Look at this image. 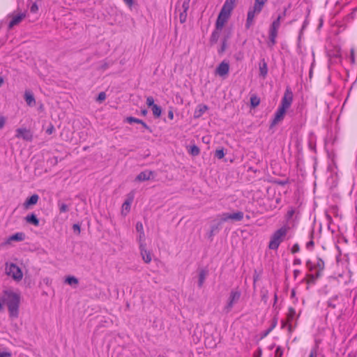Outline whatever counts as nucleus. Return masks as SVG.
Instances as JSON below:
<instances>
[{"mask_svg": "<svg viewBox=\"0 0 357 357\" xmlns=\"http://www.w3.org/2000/svg\"><path fill=\"white\" fill-rule=\"evenodd\" d=\"M20 296L11 291H4L3 296L0 298V311L3 309V304L8 307L10 319H16L19 317Z\"/></svg>", "mask_w": 357, "mask_h": 357, "instance_id": "f257e3e1", "label": "nucleus"}, {"mask_svg": "<svg viewBox=\"0 0 357 357\" xmlns=\"http://www.w3.org/2000/svg\"><path fill=\"white\" fill-rule=\"evenodd\" d=\"M236 0H226L217 19V27L222 28L234 8Z\"/></svg>", "mask_w": 357, "mask_h": 357, "instance_id": "f03ea898", "label": "nucleus"}, {"mask_svg": "<svg viewBox=\"0 0 357 357\" xmlns=\"http://www.w3.org/2000/svg\"><path fill=\"white\" fill-rule=\"evenodd\" d=\"M288 227L282 226L272 234L268 244V248L270 250H275L278 248L280 243L284 239V237L288 232Z\"/></svg>", "mask_w": 357, "mask_h": 357, "instance_id": "7ed1b4c3", "label": "nucleus"}, {"mask_svg": "<svg viewBox=\"0 0 357 357\" xmlns=\"http://www.w3.org/2000/svg\"><path fill=\"white\" fill-rule=\"evenodd\" d=\"M241 293L238 289H232L229 294L227 305L224 307L223 311L226 314L230 312L235 304L240 300Z\"/></svg>", "mask_w": 357, "mask_h": 357, "instance_id": "20e7f679", "label": "nucleus"}, {"mask_svg": "<svg viewBox=\"0 0 357 357\" xmlns=\"http://www.w3.org/2000/svg\"><path fill=\"white\" fill-rule=\"evenodd\" d=\"M220 223L228 221L240 222L243 219L244 213L242 211H236L232 213H223L220 215Z\"/></svg>", "mask_w": 357, "mask_h": 357, "instance_id": "39448f33", "label": "nucleus"}, {"mask_svg": "<svg viewBox=\"0 0 357 357\" xmlns=\"http://www.w3.org/2000/svg\"><path fill=\"white\" fill-rule=\"evenodd\" d=\"M6 273L12 277L15 280H20L23 277L21 269L16 264L11 263L10 264H6Z\"/></svg>", "mask_w": 357, "mask_h": 357, "instance_id": "423d86ee", "label": "nucleus"}, {"mask_svg": "<svg viewBox=\"0 0 357 357\" xmlns=\"http://www.w3.org/2000/svg\"><path fill=\"white\" fill-rule=\"evenodd\" d=\"M306 265L310 271H314L319 273L322 276L323 271L325 268V264L323 259L318 257L315 264H312L310 261H307Z\"/></svg>", "mask_w": 357, "mask_h": 357, "instance_id": "0eeeda50", "label": "nucleus"}, {"mask_svg": "<svg viewBox=\"0 0 357 357\" xmlns=\"http://www.w3.org/2000/svg\"><path fill=\"white\" fill-rule=\"evenodd\" d=\"M15 137L22 139L27 142L33 140V134L30 130L26 128H19L16 130Z\"/></svg>", "mask_w": 357, "mask_h": 357, "instance_id": "6e6552de", "label": "nucleus"}, {"mask_svg": "<svg viewBox=\"0 0 357 357\" xmlns=\"http://www.w3.org/2000/svg\"><path fill=\"white\" fill-rule=\"evenodd\" d=\"M293 101V93L289 88H287L282 98L280 107L287 109L291 105Z\"/></svg>", "mask_w": 357, "mask_h": 357, "instance_id": "1a4fd4ad", "label": "nucleus"}, {"mask_svg": "<svg viewBox=\"0 0 357 357\" xmlns=\"http://www.w3.org/2000/svg\"><path fill=\"white\" fill-rule=\"evenodd\" d=\"M262 10L254 6L250 8L248 12L247 20L245 22V28L249 29L254 22L255 15L259 14Z\"/></svg>", "mask_w": 357, "mask_h": 357, "instance_id": "9d476101", "label": "nucleus"}, {"mask_svg": "<svg viewBox=\"0 0 357 357\" xmlns=\"http://www.w3.org/2000/svg\"><path fill=\"white\" fill-rule=\"evenodd\" d=\"M9 17H12V19L8 24V29H11L15 26L19 24L26 17V13H21L15 15L11 14L9 15Z\"/></svg>", "mask_w": 357, "mask_h": 357, "instance_id": "9b49d317", "label": "nucleus"}, {"mask_svg": "<svg viewBox=\"0 0 357 357\" xmlns=\"http://www.w3.org/2000/svg\"><path fill=\"white\" fill-rule=\"evenodd\" d=\"M286 110L287 109L279 106V107L278 108L277 111L274 114V118L273 119L272 122L271 123V128L275 126L280 121L283 120L284 114L286 113Z\"/></svg>", "mask_w": 357, "mask_h": 357, "instance_id": "f8f14e48", "label": "nucleus"}, {"mask_svg": "<svg viewBox=\"0 0 357 357\" xmlns=\"http://www.w3.org/2000/svg\"><path fill=\"white\" fill-rule=\"evenodd\" d=\"M139 250H140V253H141V255H142V259L144 260V261L146 264L150 263L151 261V255L150 251H149L146 249L145 243H141V244L139 245Z\"/></svg>", "mask_w": 357, "mask_h": 357, "instance_id": "ddd939ff", "label": "nucleus"}, {"mask_svg": "<svg viewBox=\"0 0 357 357\" xmlns=\"http://www.w3.org/2000/svg\"><path fill=\"white\" fill-rule=\"evenodd\" d=\"M229 71V65L228 63L222 61L216 68L215 73L218 75L223 77L228 74Z\"/></svg>", "mask_w": 357, "mask_h": 357, "instance_id": "4468645a", "label": "nucleus"}, {"mask_svg": "<svg viewBox=\"0 0 357 357\" xmlns=\"http://www.w3.org/2000/svg\"><path fill=\"white\" fill-rule=\"evenodd\" d=\"M25 235L22 232H17L15 234L10 236L6 242L1 244L0 248L3 247L5 245L9 244L10 241H22L24 239Z\"/></svg>", "mask_w": 357, "mask_h": 357, "instance_id": "2eb2a0df", "label": "nucleus"}, {"mask_svg": "<svg viewBox=\"0 0 357 357\" xmlns=\"http://www.w3.org/2000/svg\"><path fill=\"white\" fill-rule=\"evenodd\" d=\"M154 172L153 171L150 170H145L143 172H141L135 178L136 181H149L151 179L152 176L153 175Z\"/></svg>", "mask_w": 357, "mask_h": 357, "instance_id": "dca6fc26", "label": "nucleus"}, {"mask_svg": "<svg viewBox=\"0 0 357 357\" xmlns=\"http://www.w3.org/2000/svg\"><path fill=\"white\" fill-rule=\"evenodd\" d=\"M126 121L129 123H136L137 124H141L149 132H152L151 128L144 121L141 119H137L133 116H129L126 118Z\"/></svg>", "mask_w": 357, "mask_h": 357, "instance_id": "f3484780", "label": "nucleus"}, {"mask_svg": "<svg viewBox=\"0 0 357 357\" xmlns=\"http://www.w3.org/2000/svg\"><path fill=\"white\" fill-rule=\"evenodd\" d=\"M39 199V197L38 195L34 194L31 197H28L24 203V207L25 208H29L31 206L35 205L37 204Z\"/></svg>", "mask_w": 357, "mask_h": 357, "instance_id": "a211bd4d", "label": "nucleus"}, {"mask_svg": "<svg viewBox=\"0 0 357 357\" xmlns=\"http://www.w3.org/2000/svg\"><path fill=\"white\" fill-rule=\"evenodd\" d=\"M208 274V271L206 268H202L199 271L198 278V287L199 288L202 287Z\"/></svg>", "mask_w": 357, "mask_h": 357, "instance_id": "6ab92c4d", "label": "nucleus"}, {"mask_svg": "<svg viewBox=\"0 0 357 357\" xmlns=\"http://www.w3.org/2000/svg\"><path fill=\"white\" fill-rule=\"evenodd\" d=\"M208 107L207 105H204V104H199L197 107V108L194 112V117L196 119L201 117L203 115V114L206 110H208Z\"/></svg>", "mask_w": 357, "mask_h": 357, "instance_id": "aec40b11", "label": "nucleus"}, {"mask_svg": "<svg viewBox=\"0 0 357 357\" xmlns=\"http://www.w3.org/2000/svg\"><path fill=\"white\" fill-rule=\"evenodd\" d=\"M25 220L26 221V222L36 227L39 226L40 224L39 219L36 217V215L34 213L27 215L25 217Z\"/></svg>", "mask_w": 357, "mask_h": 357, "instance_id": "412c9836", "label": "nucleus"}, {"mask_svg": "<svg viewBox=\"0 0 357 357\" xmlns=\"http://www.w3.org/2000/svg\"><path fill=\"white\" fill-rule=\"evenodd\" d=\"M222 28L218 29L217 27V22H215V29L213 31L211 38H210V42L211 44L216 43L219 39L220 31Z\"/></svg>", "mask_w": 357, "mask_h": 357, "instance_id": "4be33fe9", "label": "nucleus"}, {"mask_svg": "<svg viewBox=\"0 0 357 357\" xmlns=\"http://www.w3.org/2000/svg\"><path fill=\"white\" fill-rule=\"evenodd\" d=\"M24 99L29 106H33L36 104V100L33 93L30 91H26L24 93Z\"/></svg>", "mask_w": 357, "mask_h": 357, "instance_id": "5701e85b", "label": "nucleus"}, {"mask_svg": "<svg viewBox=\"0 0 357 357\" xmlns=\"http://www.w3.org/2000/svg\"><path fill=\"white\" fill-rule=\"evenodd\" d=\"M268 74V66L264 59H261L259 63V75L263 77H266Z\"/></svg>", "mask_w": 357, "mask_h": 357, "instance_id": "b1692460", "label": "nucleus"}, {"mask_svg": "<svg viewBox=\"0 0 357 357\" xmlns=\"http://www.w3.org/2000/svg\"><path fill=\"white\" fill-rule=\"evenodd\" d=\"M132 202V198L127 199L122 204L121 213L126 215L130 210V205Z\"/></svg>", "mask_w": 357, "mask_h": 357, "instance_id": "393cba45", "label": "nucleus"}, {"mask_svg": "<svg viewBox=\"0 0 357 357\" xmlns=\"http://www.w3.org/2000/svg\"><path fill=\"white\" fill-rule=\"evenodd\" d=\"M277 36H278L277 31L269 30V40L268 42V47H273L276 44Z\"/></svg>", "mask_w": 357, "mask_h": 357, "instance_id": "a878e982", "label": "nucleus"}, {"mask_svg": "<svg viewBox=\"0 0 357 357\" xmlns=\"http://www.w3.org/2000/svg\"><path fill=\"white\" fill-rule=\"evenodd\" d=\"M307 282L308 284H314L316 280L321 277L319 273H317L314 272V273L312 274H308L307 275Z\"/></svg>", "mask_w": 357, "mask_h": 357, "instance_id": "bb28decb", "label": "nucleus"}, {"mask_svg": "<svg viewBox=\"0 0 357 357\" xmlns=\"http://www.w3.org/2000/svg\"><path fill=\"white\" fill-rule=\"evenodd\" d=\"M280 20L281 16L279 15L275 20H274L270 27L271 31H277L278 30L280 26Z\"/></svg>", "mask_w": 357, "mask_h": 357, "instance_id": "cd10ccee", "label": "nucleus"}, {"mask_svg": "<svg viewBox=\"0 0 357 357\" xmlns=\"http://www.w3.org/2000/svg\"><path fill=\"white\" fill-rule=\"evenodd\" d=\"M152 111H153V114L155 117L158 118L160 116L161 113H162V109L160 106H158V105H153L152 107Z\"/></svg>", "mask_w": 357, "mask_h": 357, "instance_id": "c85d7f7f", "label": "nucleus"}, {"mask_svg": "<svg viewBox=\"0 0 357 357\" xmlns=\"http://www.w3.org/2000/svg\"><path fill=\"white\" fill-rule=\"evenodd\" d=\"M189 153L193 156H197L199 154L200 150L197 146L192 145L189 149Z\"/></svg>", "mask_w": 357, "mask_h": 357, "instance_id": "c756f323", "label": "nucleus"}, {"mask_svg": "<svg viewBox=\"0 0 357 357\" xmlns=\"http://www.w3.org/2000/svg\"><path fill=\"white\" fill-rule=\"evenodd\" d=\"M260 103V99L257 96H252L250 98V104L252 107H256Z\"/></svg>", "mask_w": 357, "mask_h": 357, "instance_id": "7c9ffc66", "label": "nucleus"}, {"mask_svg": "<svg viewBox=\"0 0 357 357\" xmlns=\"http://www.w3.org/2000/svg\"><path fill=\"white\" fill-rule=\"evenodd\" d=\"M66 282L70 285L77 284L79 282L77 278H76L74 276L67 277L66 279Z\"/></svg>", "mask_w": 357, "mask_h": 357, "instance_id": "2f4dec72", "label": "nucleus"}, {"mask_svg": "<svg viewBox=\"0 0 357 357\" xmlns=\"http://www.w3.org/2000/svg\"><path fill=\"white\" fill-rule=\"evenodd\" d=\"M294 213H295L294 208H293V207L289 208V209L288 210V211L286 214V219L287 220H289L290 219H291V218L293 217Z\"/></svg>", "mask_w": 357, "mask_h": 357, "instance_id": "473e14b6", "label": "nucleus"}, {"mask_svg": "<svg viewBox=\"0 0 357 357\" xmlns=\"http://www.w3.org/2000/svg\"><path fill=\"white\" fill-rule=\"evenodd\" d=\"M215 156L218 159H222L225 156L224 149H218L215 151Z\"/></svg>", "mask_w": 357, "mask_h": 357, "instance_id": "72a5a7b5", "label": "nucleus"}, {"mask_svg": "<svg viewBox=\"0 0 357 357\" xmlns=\"http://www.w3.org/2000/svg\"><path fill=\"white\" fill-rule=\"evenodd\" d=\"M268 0H255L254 6L262 10L264 5Z\"/></svg>", "mask_w": 357, "mask_h": 357, "instance_id": "f704fd0d", "label": "nucleus"}, {"mask_svg": "<svg viewBox=\"0 0 357 357\" xmlns=\"http://www.w3.org/2000/svg\"><path fill=\"white\" fill-rule=\"evenodd\" d=\"M218 230H219V225L211 226V231L208 234V237L211 238L214 235V233L218 231Z\"/></svg>", "mask_w": 357, "mask_h": 357, "instance_id": "c9c22d12", "label": "nucleus"}, {"mask_svg": "<svg viewBox=\"0 0 357 357\" xmlns=\"http://www.w3.org/2000/svg\"><path fill=\"white\" fill-rule=\"evenodd\" d=\"M186 19H187V12L183 11L179 15V21L181 23L183 24V23L185 22Z\"/></svg>", "mask_w": 357, "mask_h": 357, "instance_id": "e433bc0d", "label": "nucleus"}, {"mask_svg": "<svg viewBox=\"0 0 357 357\" xmlns=\"http://www.w3.org/2000/svg\"><path fill=\"white\" fill-rule=\"evenodd\" d=\"M283 354V349L281 347H278L275 351V357H282Z\"/></svg>", "mask_w": 357, "mask_h": 357, "instance_id": "4c0bfd02", "label": "nucleus"}, {"mask_svg": "<svg viewBox=\"0 0 357 357\" xmlns=\"http://www.w3.org/2000/svg\"><path fill=\"white\" fill-rule=\"evenodd\" d=\"M337 297L331 298L328 301V306L329 307H331L333 309H335L336 307V305L335 304L334 301L336 300Z\"/></svg>", "mask_w": 357, "mask_h": 357, "instance_id": "58836bf2", "label": "nucleus"}, {"mask_svg": "<svg viewBox=\"0 0 357 357\" xmlns=\"http://www.w3.org/2000/svg\"><path fill=\"white\" fill-rule=\"evenodd\" d=\"M59 211L61 213H65L68 211V206L67 204L62 203L59 205Z\"/></svg>", "mask_w": 357, "mask_h": 357, "instance_id": "ea45409f", "label": "nucleus"}, {"mask_svg": "<svg viewBox=\"0 0 357 357\" xmlns=\"http://www.w3.org/2000/svg\"><path fill=\"white\" fill-rule=\"evenodd\" d=\"M136 230L138 233H142L144 232V227L143 225L141 222H137L136 223Z\"/></svg>", "mask_w": 357, "mask_h": 357, "instance_id": "a19ab883", "label": "nucleus"}, {"mask_svg": "<svg viewBox=\"0 0 357 357\" xmlns=\"http://www.w3.org/2000/svg\"><path fill=\"white\" fill-rule=\"evenodd\" d=\"M146 104L149 107H153L155 104L154 103V99L152 96H149L146 98Z\"/></svg>", "mask_w": 357, "mask_h": 357, "instance_id": "79ce46f5", "label": "nucleus"}, {"mask_svg": "<svg viewBox=\"0 0 357 357\" xmlns=\"http://www.w3.org/2000/svg\"><path fill=\"white\" fill-rule=\"evenodd\" d=\"M296 314V310L293 307L289 308V313H288V317L289 319H292Z\"/></svg>", "mask_w": 357, "mask_h": 357, "instance_id": "37998d69", "label": "nucleus"}, {"mask_svg": "<svg viewBox=\"0 0 357 357\" xmlns=\"http://www.w3.org/2000/svg\"><path fill=\"white\" fill-rule=\"evenodd\" d=\"M190 0H185L183 2L182 8L184 12H187L189 8V3Z\"/></svg>", "mask_w": 357, "mask_h": 357, "instance_id": "c03bdc74", "label": "nucleus"}, {"mask_svg": "<svg viewBox=\"0 0 357 357\" xmlns=\"http://www.w3.org/2000/svg\"><path fill=\"white\" fill-rule=\"evenodd\" d=\"M275 183H277L279 185L284 186V185H285L289 183V180L288 179L277 180V181H275Z\"/></svg>", "mask_w": 357, "mask_h": 357, "instance_id": "a18cd8bd", "label": "nucleus"}, {"mask_svg": "<svg viewBox=\"0 0 357 357\" xmlns=\"http://www.w3.org/2000/svg\"><path fill=\"white\" fill-rule=\"evenodd\" d=\"M111 63L105 61L100 66V69L102 70H105L111 66Z\"/></svg>", "mask_w": 357, "mask_h": 357, "instance_id": "49530a36", "label": "nucleus"}, {"mask_svg": "<svg viewBox=\"0 0 357 357\" xmlns=\"http://www.w3.org/2000/svg\"><path fill=\"white\" fill-rule=\"evenodd\" d=\"M300 251V247L298 243L294 244L291 248V252L292 253H296Z\"/></svg>", "mask_w": 357, "mask_h": 357, "instance_id": "de8ad7c7", "label": "nucleus"}, {"mask_svg": "<svg viewBox=\"0 0 357 357\" xmlns=\"http://www.w3.org/2000/svg\"><path fill=\"white\" fill-rule=\"evenodd\" d=\"M38 5H37V3L35 2V3H33L31 5V8H30V11H31V13H36V12L38 11Z\"/></svg>", "mask_w": 357, "mask_h": 357, "instance_id": "09e8293b", "label": "nucleus"}, {"mask_svg": "<svg viewBox=\"0 0 357 357\" xmlns=\"http://www.w3.org/2000/svg\"><path fill=\"white\" fill-rule=\"evenodd\" d=\"M139 245H140L141 243H144L145 234H144V232L139 233Z\"/></svg>", "mask_w": 357, "mask_h": 357, "instance_id": "8fccbe9b", "label": "nucleus"}, {"mask_svg": "<svg viewBox=\"0 0 357 357\" xmlns=\"http://www.w3.org/2000/svg\"><path fill=\"white\" fill-rule=\"evenodd\" d=\"M314 241L313 240H310L309 242L306 243V248L308 250H312L314 248Z\"/></svg>", "mask_w": 357, "mask_h": 357, "instance_id": "3c124183", "label": "nucleus"}, {"mask_svg": "<svg viewBox=\"0 0 357 357\" xmlns=\"http://www.w3.org/2000/svg\"><path fill=\"white\" fill-rule=\"evenodd\" d=\"M105 98H106V94L105 92H100L98 94V100L102 101V100H105Z\"/></svg>", "mask_w": 357, "mask_h": 357, "instance_id": "603ef678", "label": "nucleus"}, {"mask_svg": "<svg viewBox=\"0 0 357 357\" xmlns=\"http://www.w3.org/2000/svg\"><path fill=\"white\" fill-rule=\"evenodd\" d=\"M350 61L351 63H355V56H354V49H351L350 51Z\"/></svg>", "mask_w": 357, "mask_h": 357, "instance_id": "864d4df0", "label": "nucleus"}, {"mask_svg": "<svg viewBox=\"0 0 357 357\" xmlns=\"http://www.w3.org/2000/svg\"><path fill=\"white\" fill-rule=\"evenodd\" d=\"M12 354L8 351H0V357H11Z\"/></svg>", "mask_w": 357, "mask_h": 357, "instance_id": "5fc2aeb1", "label": "nucleus"}, {"mask_svg": "<svg viewBox=\"0 0 357 357\" xmlns=\"http://www.w3.org/2000/svg\"><path fill=\"white\" fill-rule=\"evenodd\" d=\"M317 349L316 348H313L310 353L309 357H317Z\"/></svg>", "mask_w": 357, "mask_h": 357, "instance_id": "6e6d98bb", "label": "nucleus"}, {"mask_svg": "<svg viewBox=\"0 0 357 357\" xmlns=\"http://www.w3.org/2000/svg\"><path fill=\"white\" fill-rule=\"evenodd\" d=\"M6 123V118L3 116H0V129H2Z\"/></svg>", "mask_w": 357, "mask_h": 357, "instance_id": "4d7b16f0", "label": "nucleus"}, {"mask_svg": "<svg viewBox=\"0 0 357 357\" xmlns=\"http://www.w3.org/2000/svg\"><path fill=\"white\" fill-rule=\"evenodd\" d=\"M73 229L75 232H77V234L80 233V226L79 224H74L73 226Z\"/></svg>", "mask_w": 357, "mask_h": 357, "instance_id": "13d9d810", "label": "nucleus"}, {"mask_svg": "<svg viewBox=\"0 0 357 357\" xmlns=\"http://www.w3.org/2000/svg\"><path fill=\"white\" fill-rule=\"evenodd\" d=\"M124 3L130 8H131L134 4L133 0H123Z\"/></svg>", "mask_w": 357, "mask_h": 357, "instance_id": "bf43d9fd", "label": "nucleus"}, {"mask_svg": "<svg viewBox=\"0 0 357 357\" xmlns=\"http://www.w3.org/2000/svg\"><path fill=\"white\" fill-rule=\"evenodd\" d=\"M262 354V350L261 348H258L257 351L255 352L254 357H261Z\"/></svg>", "mask_w": 357, "mask_h": 357, "instance_id": "052dcab7", "label": "nucleus"}, {"mask_svg": "<svg viewBox=\"0 0 357 357\" xmlns=\"http://www.w3.org/2000/svg\"><path fill=\"white\" fill-rule=\"evenodd\" d=\"M54 130V128L52 125H51L50 127H49L47 130H46V132L48 134V135H51L53 131Z\"/></svg>", "mask_w": 357, "mask_h": 357, "instance_id": "680f3d73", "label": "nucleus"}, {"mask_svg": "<svg viewBox=\"0 0 357 357\" xmlns=\"http://www.w3.org/2000/svg\"><path fill=\"white\" fill-rule=\"evenodd\" d=\"M225 48H226V39H225L222 41V45L220 50H219V52H223L225 50Z\"/></svg>", "mask_w": 357, "mask_h": 357, "instance_id": "e2e57ef3", "label": "nucleus"}, {"mask_svg": "<svg viewBox=\"0 0 357 357\" xmlns=\"http://www.w3.org/2000/svg\"><path fill=\"white\" fill-rule=\"evenodd\" d=\"M301 273V271L298 269L294 271V277L296 279Z\"/></svg>", "mask_w": 357, "mask_h": 357, "instance_id": "0e129e2a", "label": "nucleus"}, {"mask_svg": "<svg viewBox=\"0 0 357 357\" xmlns=\"http://www.w3.org/2000/svg\"><path fill=\"white\" fill-rule=\"evenodd\" d=\"M294 265H300L301 264V260L298 258H296L294 260Z\"/></svg>", "mask_w": 357, "mask_h": 357, "instance_id": "69168bd1", "label": "nucleus"}, {"mask_svg": "<svg viewBox=\"0 0 357 357\" xmlns=\"http://www.w3.org/2000/svg\"><path fill=\"white\" fill-rule=\"evenodd\" d=\"M277 325V320L273 321L271 327L269 328V331H271Z\"/></svg>", "mask_w": 357, "mask_h": 357, "instance_id": "338daca9", "label": "nucleus"}, {"mask_svg": "<svg viewBox=\"0 0 357 357\" xmlns=\"http://www.w3.org/2000/svg\"><path fill=\"white\" fill-rule=\"evenodd\" d=\"M168 118L170 119H173L174 118V112L172 110H169L168 112Z\"/></svg>", "mask_w": 357, "mask_h": 357, "instance_id": "774afa93", "label": "nucleus"}]
</instances>
